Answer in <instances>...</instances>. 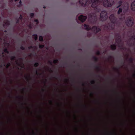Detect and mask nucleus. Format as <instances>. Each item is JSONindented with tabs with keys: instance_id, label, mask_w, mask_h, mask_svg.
<instances>
[{
	"instance_id": "1",
	"label": "nucleus",
	"mask_w": 135,
	"mask_h": 135,
	"mask_svg": "<svg viewBox=\"0 0 135 135\" xmlns=\"http://www.w3.org/2000/svg\"><path fill=\"white\" fill-rule=\"evenodd\" d=\"M79 0V3L83 7L88 6V3L91 4V7L94 8L95 12L89 15V20L90 23L95 25L97 23V17L96 12H99L103 9V6L105 7H110L114 3L113 0Z\"/></svg>"
},
{
	"instance_id": "2",
	"label": "nucleus",
	"mask_w": 135,
	"mask_h": 135,
	"mask_svg": "<svg viewBox=\"0 0 135 135\" xmlns=\"http://www.w3.org/2000/svg\"><path fill=\"white\" fill-rule=\"evenodd\" d=\"M109 19L112 24L110 23H108V26H105V27L106 28V30L108 31L109 30V28H110V30H113L114 29L115 27V24H117V18L113 14L111 15L109 17Z\"/></svg>"
},
{
	"instance_id": "3",
	"label": "nucleus",
	"mask_w": 135,
	"mask_h": 135,
	"mask_svg": "<svg viewBox=\"0 0 135 135\" xmlns=\"http://www.w3.org/2000/svg\"><path fill=\"white\" fill-rule=\"evenodd\" d=\"M108 18V16L107 12L105 11L101 12L100 15V19L102 21H106Z\"/></svg>"
},
{
	"instance_id": "4",
	"label": "nucleus",
	"mask_w": 135,
	"mask_h": 135,
	"mask_svg": "<svg viewBox=\"0 0 135 135\" xmlns=\"http://www.w3.org/2000/svg\"><path fill=\"white\" fill-rule=\"evenodd\" d=\"M127 25L129 27H132L134 24V20L133 18H129L126 22Z\"/></svg>"
},
{
	"instance_id": "5",
	"label": "nucleus",
	"mask_w": 135,
	"mask_h": 135,
	"mask_svg": "<svg viewBox=\"0 0 135 135\" xmlns=\"http://www.w3.org/2000/svg\"><path fill=\"white\" fill-rule=\"evenodd\" d=\"M91 30L96 33H97L101 31V29L99 27H98L96 26H93L91 28Z\"/></svg>"
},
{
	"instance_id": "6",
	"label": "nucleus",
	"mask_w": 135,
	"mask_h": 135,
	"mask_svg": "<svg viewBox=\"0 0 135 135\" xmlns=\"http://www.w3.org/2000/svg\"><path fill=\"white\" fill-rule=\"evenodd\" d=\"M122 8H121L120 7L119 8L117 12V14L118 15H119L118 16V18L120 20H122V14H120L122 12Z\"/></svg>"
},
{
	"instance_id": "7",
	"label": "nucleus",
	"mask_w": 135,
	"mask_h": 135,
	"mask_svg": "<svg viewBox=\"0 0 135 135\" xmlns=\"http://www.w3.org/2000/svg\"><path fill=\"white\" fill-rule=\"evenodd\" d=\"M87 18V17L86 16H84L81 15L78 17V19L81 22H83L86 20Z\"/></svg>"
},
{
	"instance_id": "8",
	"label": "nucleus",
	"mask_w": 135,
	"mask_h": 135,
	"mask_svg": "<svg viewBox=\"0 0 135 135\" xmlns=\"http://www.w3.org/2000/svg\"><path fill=\"white\" fill-rule=\"evenodd\" d=\"M131 8L132 10L135 11V1L132 3L131 5Z\"/></svg>"
},
{
	"instance_id": "9",
	"label": "nucleus",
	"mask_w": 135,
	"mask_h": 135,
	"mask_svg": "<svg viewBox=\"0 0 135 135\" xmlns=\"http://www.w3.org/2000/svg\"><path fill=\"white\" fill-rule=\"evenodd\" d=\"M84 26L85 29L87 31H89L91 29V27L89 25L84 24Z\"/></svg>"
},
{
	"instance_id": "10",
	"label": "nucleus",
	"mask_w": 135,
	"mask_h": 135,
	"mask_svg": "<svg viewBox=\"0 0 135 135\" xmlns=\"http://www.w3.org/2000/svg\"><path fill=\"white\" fill-rule=\"evenodd\" d=\"M110 47L112 50H114L116 49V46L115 44H114L111 45L110 46Z\"/></svg>"
},
{
	"instance_id": "11",
	"label": "nucleus",
	"mask_w": 135,
	"mask_h": 135,
	"mask_svg": "<svg viewBox=\"0 0 135 135\" xmlns=\"http://www.w3.org/2000/svg\"><path fill=\"white\" fill-rule=\"evenodd\" d=\"M123 3V1L122 0H120L119 1H118V4L119 5L118 6H117V8H118L119 7H121L122 4V3Z\"/></svg>"
},
{
	"instance_id": "12",
	"label": "nucleus",
	"mask_w": 135,
	"mask_h": 135,
	"mask_svg": "<svg viewBox=\"0 0 135 135\" xmlns=\"http://www.w3.org/2000/svg\"><path fill=\"white\" fill-rule=\"evenodd\" d=\"M94 67L95 69L98 71H101V70L100 68V67L98 65H95Z\"/></svg>"
},
{
	"instance_id": "13",
	"label": "nucleus",
	"mask_w": 135,
	"mask_h": 135,
	"mask_svg": "<svg viewBox=\"0 0 135 135\" xmlns=\"http://www.w3.org/2000/svg\"><path fill=\"white\" fill-rule=\"evenodd\" d=\"M32 36L35 41H37L38 40V36L37 34H33L32 35Z\"/></svg>"
},
{
	"instance_id": "14",
	"label": "nucleus",
	"mask_w": 135,
	"mask_h": 135,
	"mask_svg": "<svg viewBox=\"0 0 135 135\" xmlns=\"http://www.w3.org/2000/svg\"><path fill=\"white\" fill-rule=\"evenodd\" d=\"M11 63L9 62H8L6 65L5 64H4L3 66H6V68L8 69L11 66Z\"/></svg>"
},
{
	"instance_id": "15",
	"label": "nucleus",
	"mask_w": 135,
	"mask_h": 135,
	"mask_svg": "<svg viewBox=\"0 0 135 135\" xmlns=\"http://www.w3.org/2000/svg\"><path fill=\"white\" fill-rule=\"evenodd\" d=\"M4 23H5V24H6L7 26H8L10 24V21L8 20H7L6 22H4Z\"/></svg>"
},
{
	"instance_id": "16",
	"label": "nucleus",
	"mask_w": 135,
	"mask_h": 135,
	"mask_svg": "<svg viewBox=\"0 0 135 135\" xmlns=\"http://www.w3.org/2000/svg\"><path fill=\"white\" fill-rule=\"evenodd\" d=\"M93 58L95 62H97L98 61V59L95 56H93Z\"/></svg>"
},
{
	"instance_id": "17",
	"label": "nucleus",
	"mask_w": 135,
	"mask_h": 135,
	"mask_svg": "<svg viewBox=\"0 0 135 135\" xmlns=\"http://www.w3.org/2000/svg\"><path fill=\"white\" fill-rule=\"evenodd\" d=\"M39 40L40 41L43 42L44 41L43 37L42 36H39Z\"/></svg>"
},
{
	"instance_id": "18",
	"label": "nucleus",
	"mask_w": 135,
	"mask_h": 135,
	"mask_svg": "<svg viewBox=\"0 0 135 135\" xmlns=\"http://www.w3.org/2000/svg\"><path fill=\"white\" fill-rule=\"evenodd\" d=\"M133 60V59L132 57H130L128 60L129 62L131 63H132Z\"/></svg>"
},
{
	"instance_id": "19",
	"label": "nucleus",
	"mask_w": 135,
	"mask_h": 135,
	"mask_svg": "<svg viewBox=\"0 0 135 135\" xmlns=\"http://www.w3.org/2000/svg\"><path fill=\"white\" fill-rule=\"evenodd\" d=\"M113 69L115 70H116L118 72V73L119 74V75H120V73L119 72V68H114Z\"/></svg>"
},
{
	"instance_id": "20",
	"label": "nucleus",
	"mask_w": 135,
	"mask_h": 135,
	"mask_svg": "<svg viewBox=\"0 0 135 135\" xmlns=\"http://www.w3.org/2000/svg\"><path fill=\"white\" fill-rule=\"evenodd\" d=\"M3 51L6 53H7V54H8L9 53V52L8 51V49L7 48H6L3 50Z\"/></svg>"
},
{
	"instance_id": "21",
	"label": "nucleus",
	"mask_w": 135,
	"mask_h": 135,
	"mask_svg": "<svg viewBox=\"0 0 135 135\" xmlns=\"http://www.w3.org/2000/svg\"><path fill=\"white\" fill-rule=\"evenodd\" d=\"M16 59V57L15 56H13L12 57H11V61H14V60H15Z\"/></svg>"
},
{
	"instance_id": "22",
	"label": "nucleus",
	"mask_w": 135,
	"mask_h": 135,
	"mask_svg": "<svg viewBox=\"0 0 135 135\" xmlns=\"http://www.w3.org/2000/svg\"><path fill=\"white\" fill-rule=\"evenodd\" d=\"M44 47V45H39V48L40 49L43 48Z\"/></svg>"
},
{
	"instance_id": "23",
	"label": "nucleus",
	"mask_w": 135,
	"mask_h": 135,
	"mask_svg": "<svg viewBox=\"0 0 135 135\" xmlns=\"http://www.w3.org/2000/svg\"><path fill=\"white\" fill-rule=\"evenodd\" d=\"M39 65V63L38 62H37L35 63L34 64V66L35 67H37Z\"/></svg>"
},
{
	"instance_id": "24",
	"label": "nucleus",
	"mask_w": 135,
	"mask_h": 135,
	"mask_svg": "<svg viewBox=\"0 0 135 135\" xmlns=\"http://www.w3.org/2000/svg\"><path fill=\"white\" fill-rule=\"evenodd\" d=\"M58 59L54 60L53 61V63L54 64H56L58 62Z\"/></svg>"
},
{
	"instance_id": "25",
	"label": "nucleus",
	"mask_w": 135,
	"mask_h": 135,
	"mask_svg": "<svg viewBox=\"0 0 135 135\" xmlns=\"http://www.w3.org/2000/svg\"><path fill=\"white\" fill-rule=\"evenodd\" d=\"M18 19H19V20H22V19L23 18V17L21 15H20V17H19Z\"/></svg>"
},
{
	"instance_id": "26",
	"label": "nucleus",
	"mask_w": 135,
	"mask_h": 135,
	"mask_svg": "<svg viewBox=\"0 0 135 135\" xmlns=\"http://www.w3.org/2000/svg\"><path fill=\"white\" fill-rule=\"evenodd\" d=\"M116 42L118 44H119L121 42L119 40L116 39Z\"/></svg>"
},
{
	"instance_id": "27",
	"label": "nucleus",
	"mask_w": 135,
	"mask_h": 135,
	"mask_svg": "<svg viewBox=\"0 0 135 135\" xmlns=\"http://www.w3.org/2000/svg\"><path fill=\"white\" fill-rule=\"evenodd\" d=\"M96 54L97 55H99L100 54V52L99 51H97L96 52Z\"/></svg>"
},
{
	"instance_id": "28",
	"label": "nucleus",
	"mask_w": 135,
	"mask_h": 135,
	"mask_svg": "<svg viewBox=\"0 0 135 135\" xmlns=\"http://www.w3.org/2000/svg\"><path fill=\"white\" fill-rule=\"evenodd\" d=\"M34 16V14L33 13H31L30 14V16L31 18L33 17Z\"/></svg>"
},
{
	"instance_id": "29",
	"label": "nucleus",
	"mask_w": 135,
	"mask_h": 135,
	"mask_svg": "<svg viewBox=\"0 0 135 135\" xmlns=\"http://www.w3.org/2000/svg\"><path fill=\"white\" fill-rule=\"evenodd\" d=\"M16 24L20 22V20H19V19L18 18H17L16 19Z\"/></svg>"
},
{
	"instance_id": "30",
	"label": "nucleus",
	"mask_w": 135,
	"mask_h": 135,
	"mask_svg": "<svg viewBox=\"0 0 135 135\" xmlns=\"http://www.w3.org/2000/svg\"><path fill=\"white\" fill-rule=\"evenodd\" d=\"M117 39L119 40H120V41H121V38H120V35H118V37L117 38Z\"/></svg>"
},
{
	"instance_id": "31",
	"label": "nucleus",
	"mask_w": 135,
	"mask_h": 135,
	"mask_svg": "<svg viewBox=\"0 0 135 135\" xmlns=\"http://www.w3.org/2000/svg\"><path fill=\"white\" fill-rule=\"evenodd\" d=\"M119 47H120V49L122 50H124L125 49V48L124 47H123L122 46H119Z\"/></svg>"
},
{
	"instance_id": "32",
	"label": "nucleus",
	"mask_w": 135,
	"mask_h": 135,
	"mask_svg": "<svg viewBox=\"0 0 135 135\" xmlns=\"http://www.w3.org/2000/svg\"><path fill=\"white\" fill-rule=\"evenodd\" d=\"M20 49H21V50H24L25 49V47H24L23 46H21L20 47Z\"/></svg>"
},
{
	"instance_id": "33",
	"label": "nucleus",
	"mask_w": 135,
	"mask_h": 135,
	"mask_svg": "<svg viewBox=\"0 0 135 135\" xmlns=\"http://www.w3.org/2000/svg\"><path fill=\"white\" fill-rule=\"evenodd\" d=\"M90 83L91 84H94L95 83V81L94 80H92L90 81Z\"/></svg>"
},
{
	"instance_id": "34",
	"label": "nucleus",
	"mask_w": 135,
	"mask_h": 135,
	"mask_svg": "<svg viewBox=\"0 0 135 135\" xmlns=\"http://www.w3.org/2000/svg\"><path fill=\"white\" fill-rule=\"evenodd\" d=\"M36 74L37 75H41V73H38L37 71L36 70Z\"/></svg>"
},
{
	"instance_id": "35",
	"label": "nucleus",
	"mask_w": 135,
	"mask_h": 135,
	"mask_svg": "<svg viewBox=\"0 0 135 135\" xmlns=\"http://www.w3.org/2000/svg\"><path fill=\"white\" fill-rule=\"evenodd\" d=\"M34 21L35 22H36V24L37 25L39 23V22H38V20L37 19H35L34 20Z\"/></svg>"
},
{
	"instance_id": "36",
	"label": "nucleus",
	"mask_w": 135,
	"mask_h": 135,
	"mask_svg": "<svg viewBox=\"0 0 135 135\" xmlns=\"http://www.w3.org/2000/svg\"><path fill=\"white\" fill-rule=\"evenodd\" d=\"M48 63L51 65H52V61L50 60H49L48 61Z\"/></svg>"
},
{
	"instance_id": "37",
	"label": "nucleus",
	"mask_w": 135,
	"mask_h": 135,
	"mask_svg": "<svg viewBox=\"0 0 135 135\" xmlns=\"http://www.w3.org/2000/svg\"><path fill=\"white\" fill-rule=\"evenodd\" d=\"M28 48L29 49H31L33 48V47L32 46H30L28 47Z\"/></svg>"
},
{
	"instance_id": "38",
	"label": "nucleus",
	"mask_w": 135,
	"mask_h": 135,
	"mask_svg": "<svg viewBox=\"0 0 135 135\" xmlns=\"http://www.w3.org/2000/svg\"><path fill=\"white\" fill-rule=\"evenodd\" d=\"M30 75H29L28 77L26 76L25 77V78L27 80H28V78H30Z\"/></svg>"
},
{
	"instance_id": "39",
	"label": "nucleus",
	"mask_w": 135,
	"mask_h": 135,
	"mask_svg": "<svg viewBox=\"0 0 135 135\" xmlns=\"http://www.w3.org/2000/svg\"><path fill=\"white\" fill-rule=\"evenodd\" d=\"M131 38L133 39L134 40H135V36H132Z\"/></svg>"
},
{
	"instance_id": "40",
	"label": "nucleus",
	"mask_w": 135,
	"mask_h": 135,
	"mask_svg": "<svg viewBox=\"0 0 135 135\" xmlns=\"http://www.w3.org/2000/svg\"><path fill=\"white\" fill-rule=\"evenodd\" d=\"M22 6V4H18L17 6V7H21Z\"/></svg>"
},
{
	"instance_id": "41",
	"label": "nucleus",
	"mask_w": 135,
	"mask_h": 135,
	"mask_svg": "<svg viewBox=\"0 0 135 135\" xmlns=\"http://www.w3.org/2000/svg\"><path fill=\"white\" fill-rule=\"evenodd\" d=\"M11 92H8V94L9 95V97H10V95H11Z\"/></svg>"
},
{
	"instance_id": "42",
	"label": "nucleus",
	"mask_w": 135,
	"mask_h": 135,
	"mask_svg": "<svg viewBox=\"0 0 135 135\" xmlns=\"http://www.w3.org/2000/svg\"><path fill=\"white\" fill-rule=\"evenodd\" d=\"M49 102L51 104H52V100H50L49 101Z\"/></svg>"
},
{
	"instance_id": "43",
	"label": "nucleus",
	"mask_w": 135,
	"mask_h": 135,
	"mask_svg": "<svg viewBox=\"0 0 135 135\" xmlns=\"http://www.w3.org/2000/svg\"><path fill=\"white\" fill-rule=\"evenodd\" d=\"M6 25V24H5V23H4L3 24V26L4 27H5Z\"/></svg>"
},
{
	"instance_id": "44",
	"label": "nucleus",
	"mask_w": 135,
	"mask_h": 135,
	"mask_svg": "<svg viewBox=\"0 0 135 135\" xmlns=\"http://www.w3.org/2000/svg\"><path fill=\"white\" fill-rule=\"evenodd\" d=\"M19 4H22V2L21 0H20L19 1Z\"/></svg>"
},
{
	"instance_id": "45",
	"label": "nucleus",
	"mask_w": 135,
	"mask_h": 135,
	"mask_svg": "<svg viewBox=\"0 0 135 135\" xmlns=\"http://www.w3.org/2000/svg\"><path fill=\"white\" fill-rule=\"evenodd\" d=\"M32 132L34 134V135H36V133L33 132V131H32Z\"/></svg>"
},
{
	"instance_id": "46",
	"label": "nucleus",
	"mask_w": 135,
	"mask_h": 135,
	"mask_svg": "<svg viewBox=\"0 0 135 135\" xmlns=\"http://www.w3.org/2000/svg\"><path fill=\"white\" fill-rule=\"evenodd\" d=\"M16 63L18 65H20V64H19V63L17 62V61H16Z\"/></svg>"
},
{
	"instance_id": "47",
	"label": "nucleus",
	"mask_w": 135,
	"mask_h": 135,
	"mask_svg": "<svg viewBox=\"0 0 135 135\" xmlns=\"http://www.w3.org/2000/svg\"><path fill=\"white\" fill-rule=\"evenodd\" d=\"M133 76L134 77H135V73H134L133 74Z\"/></svg>"
},
{
	"instance_id": "48",
	"label": "nucleus",
	"mask_w": 135,
	"mask_h": 135,
	"mask_svg": "<svg viewBox=\"0 0 135 135\" xmlns=\"http://www.w3.org/2000/svg\"><path fill=\"white\" fill-rule=\"evenodd\" d=\"M26 89V88H22V90H24L25 89Z\"/></svg>"
},
{
	"instance_id": "49",
	"label": "nucleus",
	"mask_w": 135,
	"mask_h": 135,
	"mask_svg": "<svg viewBox=\"0 0 135 135\" xmlns=\"http://www.w3.org/2000/svg\"><path fill=\"white\" fill-rule=\"evenodd\" d=\"M42 91H43V92H44L45 91V89H42Z\"/></svg>"
},
{
	"instance_id": "50",
	"label": "nucleus",
	"mask_w": 135,
	"mask_h": 135,
	"mask_svg": "<svg viewBox=\"0 0 135 135\" xmlns=\"http://www.w3.org/2000/svg\"><path fill=\"white\" fill-rule=\"evenodd\" d=\"M90 95H93V93H91L90 94Z\"/></svg>"
},
{
	"instance_id": "51",
	"label": "nucleus",
	"mask_w": 135,
	"mask_h": 135,
	"mask_svg": "<svg viewBox=\"0 0 135 135\" xmlns=\"http://www.w3.org/2000/svg\"><path fill=\"white\" fill-rule=\"evenodd\" d=\"M4 54V52H2V55H3V56H4V55H3V54Z\"/></svg>"
},
{
	"instance_id": "52",
	"label": "nucleus",
	"mask_w": 135,
	"mask_h": 135,
	"mask_svg": "<svg viewBox=\"0 0 135 135\" xmlns=\"http://www.w3.org/2000/svg\"><path fill=\"white\" fill-rule=\"evenodd\" d=\"M4 32L5 33H6L7 32V31L6 30H5L4 31Z\"/></svg>"
},
{
	"instance_id": "53",
	"label": "nucleus",
	"mask_w": 135,
	"mask_h": 135,
	"mask_svg": "<svg viewBox=\"0 0 135 135\" xmlns=\"http://www.w3.org/2000/svg\"><path fill=\"white\" fill-rule=\"evenodd\" d=\"M112 134H116V133H115L114 132L112 133Z\"/></svg>"
},
{
	"instance_id": "54",
	"label": "nucleus",
	"mask_w": 135,
	"mask_h": 135,
	"mask_svg": "<svg viewBox=\"0 0 135 135\" xmlns=\"http://www.w3.org/2000/svg\"><path fill=\"white\" fill-rule=\"evenodd\" d=\"M45 83H46V81H47V80L46 79H45Z\"/></svg>"
},
{
	"instance_id": "55",
	"label": "nucleus",
	"mask_w": 135,
	"mask_h": 135,
	"mask_svg": "<svg viewBox=\"0 0 135 135\" xmlns=\"http://www.w3.org/2000/svg\"><path fill=\"white\" fill-rule=\"evenodd\" d=\"M109 57L110 58H112V57L111 56H109Z\"/></svg>"
},
{
	"instance_id": "56",
	"label": "nucleus",
	"mask_w": 135,
	"mask_h": 135,
	"mask_svg": "<svg viewBox=\"0 0 135 135\" xmlns=\"http://www.w3.org/2000/svg\"><path fill=\"white\" fill-rule=\"evenodd\" d=\"M20 60L21 61H22V58H20Z\"/></svg>"
},
{
	"instance_id": "57",
	"label": "nucleus",
	"mask_w": 135,
	"mask_h": 135,
	"mask_svg": "<svg viewBox=\"0 0 135 135\" xmlns=\"http://www.w3.org/2000/svg\"><path fill=\"white\" fill-rule=\"evenodd\" d=\"M82 85L83 86H84V83H83L82 84Z\"/></svg>"
},
{
	"instance_id": "58",
	"label": "nucleus",
	"mask_w": 135,
	"mask_h": 135,
	"mask_svg": "<svg viewBox=\"0 0 135 135\" xmlns=\"http://www.w3.org/2000/svg\"><path fill=\"white\" fill-rule=\"evenodd\" d=\"M107 134H109V132H107Z\"/></svg>"
},
{
	"instance_id": "59",
	"label": "nucleus",
	"mask_w": 135,
	"mask_h": 135,
	"mask_svg": "<svg viewBox=\"0 0 135 135\" xmlns=\"http://www.w3.org/2000/svg\"><path fill=\"white\" fill-rule=\"evenodd\" d=\"M15 2H16L19 1V0H15Z\"/></svg>"
},
{
	"instance_id": "60",
	"label": "nucleus",
	"mask_w": 135,
	"mask_h": 135,
	"mask_svg": "<svg viewBox=\"0 0 135 135\" xmlns=\"http://www.w3.org/2000/svg\"><path fill=\"white\" fill-rule=\"evenodd\" d=\"M43 8H46V7L45 6H44V7H43Z\"/></svg>"
},
{
	"instance_id": "61",
	"label": "nucleus",
	"mask_w": 135,
	"mask_h": 135,
	"mask_svg": "<svg viewBox=\"0 0 135 135\" xmlns=\"http://www.w3.org/2000/svg\"><path fill=\"white\" fill-rule=\"evenodd\" d=\"M76 131L77 132H78V129H77V128H76Z\"/></svg>"
},
{
	"instance_id": "62",
	"label": "nucleus",
	"mask_w": 135,
	"mask_h": 135,
	"mask_svg": "<svg viewBox=\"0 0 135 135\" xmlns=\"http://www.w3.org/2000/svg\"><path fill=\"white\" fill-rule=\"evenodd\" d=\"M98 77H100V75H98Z\"/></svg>"
},
{
	"instance_id": "63",
	"label": "nucleus",
	"mask_w": 135,
	"mask_h": 135,
	"mask_svg": "<svg viewBox=\"0 0 135 135\" xmlns=\"http://www.w3.org/2000/svg\"><path fill=\"white\" fill-rule=\"evenodd\" d=\"M50 71H51V72H53V71L52 70H50Z\"/></svg>"
},
{
	"instance_id": "64",
	"label": "nucleus",
	"mask_w": 135,
	"mask_h": 135,
	"mask_svg": "<svg viewBox=\"0 0 135 135\" xmlns=\"http://www.w3.org/2000/svg\"><path fill=\"white\" fill-rule=\"evenodd\" d=\"M36 130L37 131V132H38V130L37 129H36Z\"/></svg>"
}]
</instances>
